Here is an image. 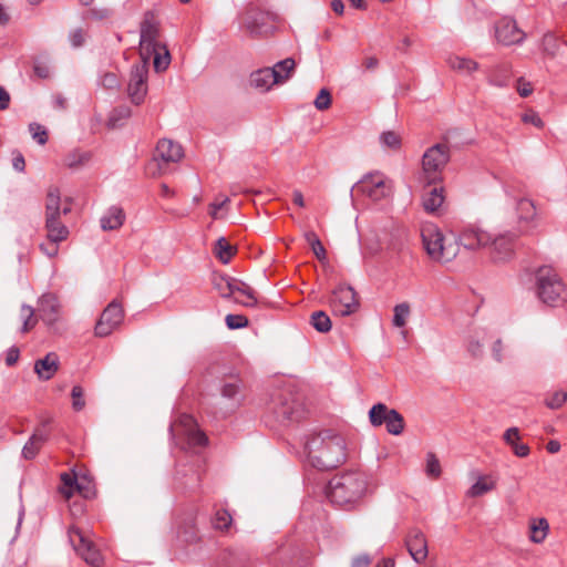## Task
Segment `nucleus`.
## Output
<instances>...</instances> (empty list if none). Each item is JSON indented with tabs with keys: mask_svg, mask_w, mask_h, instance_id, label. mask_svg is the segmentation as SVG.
<instances>
[{
	"mask_svg": "<svg viewBox=\"0 0 567 567\" xmlns=\"http://www.w3.org/2000/svg\"><path fill=\"white\" fill-rule=\"evenodd\" d=\"M368 488V476L358 468L334 475L329 481V497L337 505L351 504L363 496Z\"/></svg>",
	"mask_w": 567,
	"mask_h": 567,
	"instance_id": "obj_1",
	"label": "nucleus"
},
{
	"mask_svg": "<svg viewBox=\"0 0 567 567\" xmlns=\"http://www.w3.org/2000/svg\"><path fill=\"white\" fill-rule=\"evenodd\" d=\"M173 444L184 451L199 453L208 445V437L199 429L196 420L186 413H181L169 425Z\"/></svg>",
	"mask_w": 567,
	"mask_h": 567,
	"instance_id": "obj_2",
	"label": "nucleus"
},
{
	"mask_svg": "<svg viewBox=\"0 0 567 567\" xmlns=\"http://www.w3.org/2000/svg\"><path fill=\"white\" fill-rule=\"evenodd\" d=\"M536 296L548 307H561L567 301V288L558 274L548 266H542L535 275Z\"/></svg>",
	"mask_w": 567,
	"mask_h": 567,
	"instance_id": "obj_3",
	"label": "nucleus"
},
{
	"mask_svg": "<svg viewBox=\"0 0 567 567\" xmlns=\"http://www.w3.org/2000/svg\"><path fill=\"white\" fill-rule=\"evenodd\" d=\"M423 246L429 257L437 262H450L458 255V245L447 241L443 233L433 224L421 230Z\"/></svg>",
	"mask_w": 567,
	"mask_h": 567,
	"instance_id": "obj_4",
	"label": "nucleus"
},
{
	"mask_svg": "<svg viewBox=\"0 0 567 567\" xmlns=\"http://www.w3.org/2000/svg\"><path fill=\"white\" fill-rule=\"evenodd\" d=\"M61 193L55 186H50L45 196L44 228L47 239L64 241L69 237L68 227L61 221Z\"/></svg>",
	"mask_w": 567,
	"mask_h": 567,
	"instance_id": "obj_5",
	"label": "nucleus"
},
{
	"mask_svg": "<svg viewBox=\"0 0 567 567\" xmlns=\"http://www.w3.org/2000/svg\"><path fill=\"white\" fill-rule=\"evenodd\" d=\"M320 445L328 452L327 456L333 461H346L355 457L353 451L349 447L344 437L333 434L331 431H323L318 436L307 441L303 445L306 456L313 458L311 453ZM315 458H318L317 456Z\"/></svg>",
	"mask_w": 567,
	"mask_h": 567,
	"instance_id": "obj_6",
	"label": "nucleus"
},
{
	"mask_svg": "<svg viewBox=\"0 0 567 567\" xmlns=\"http://www.w3.org/2000/svg\"><path fill=\"white\" fill-rule=\"evenodd\" d=\"M352 192L367 196L372 202H380L393 194L392 181L379 171L365 174L353 187Z\"/></svg>",
	"mask_w": 567,
	"mask_h": 567,
	"instance_id": "obj_7",
	"label": "nucleus"
},
{
	"mask_svg": "<svg viewBox=\"0 0 567 567\" xmlns=\"http://www.w3.org/2000/svg\"><path fill=\"white\" fill-rule=\"evenodd\" d=\"M450 147L444 143H437L425 151L422 156L423 181L427 185L435 184L440 174L450 161Z\"/></svg>",
	"mask_w": 567,
	"mask_h": 567,
	"instance_id": "obj_8",
	"label": "nucleus"
},
{
	"mask_svg": "<svg viewBox=\"0 0 567 567\" xmlns=\"http://www.w3.org/2000/svg\"><path fill=\"white\" fill-rule=\"evenodd\" d=\"M161 34V23L152 11L144 13L140 24V58L141 60H151L152 51L157 45L163 44L158 41Z\"/></svg>",
	"mask_w": 567,
	"mask_h": 567,
	"instance_id": "obj_9",
	"label": "nucleus"
},
{
	"mask_svg": "<svg viewBox=\"0 0 567 567\" xmlns=\"http://www.w3.org/2000/svg\"><path fill=\"white\" fill-rule=\"evenodd\" d=\"M68 537L76 554L82 557L86 564L93 567H100L102 565L103 558L99 549L83 530L76 527H70Z\"/></svg>",
	"mask_w": 567,
	"mask_h": 567,
	"instance_id": "obj_10",
	"label": "nucleus"
},
{
	"mask_svg": "<svg viewBox=\"0 0 567 567\" xmlns=\"http://www.w3.org/2000/svg\"><path fill=\"white\" fill-rule=\"evenodd\" d=\"M148 63V60H141L131 70L127 93L131 101L136 105L144 101L147 93Z\"/></svg>",
	"mask_w": 567,
	"mask_h": 567,
	"instance_id": "obj_11",
	"label": "nucleus"
},
{
	"mask_svg": "<svg viewBox=\"0 0 567 567\" xmlns=\"http://www.w3.org/2000/svg\"><path fill=\"white\" fill-rule=\"evenodd\" d=\"M274 16L257 8L248 9L243 16V28L251 37L258 38L272 32L269 21Z\"/></svg>",
	"mask_w": 567,
	"mask_h": 567,
	"instance_id": "obj_12",
	"label": "nucleus"
},
{
	"mask_svg": "<svg viewBox=\"0 0 567 567\" xmlns=\"http://www.w3.org/2000/svg\"><path fill=\"white\" fill-rule=\"evenodd\" d=\"M331 306L334 313L346 317L355 312L359 308V300L355 291L350 286H339L332 292Z\"/></svg>",
	"mask_w": 567,
	"mask_h": 567,
	"instance_id": "obj_13",
	"label": "nucleus"
},
{
	"mask_svg": "<svg viewBox=\"0 0 567 567\" xmlns=\"http://www.w3.org/2000/svg\"><path fill=\"white\" fill-rule=\"evenodd\" d=\"M124 319V310L122 306L113 300L102 312L95 324L94 331L97 337H107L115 330Z\"/></svg>",
	"mask_w": 567,
	"mask_h": 567,
	"instance_id": "obj_14",
	"label": "nucleus"
},
{
	"mask_svg": "<svg viewBox=\"0 0 567 567\" xmlns=\"http://www.w3.org/2000/svg\"><path fill=\"white\" fill-rule=\"evenodd\" d=\"M492 240V237L486 231L475 228H464L457 237L453 238V243H457L458 247L463 246L468 250H475L485 247Z\"/></svg>",
	"mask_w": 567,
	"mask_h": 567,
	"instance_id": "obj_15",
	"label": "nucleus"
},
{
	"mask_svg": "<svg viewBox=\"0 0 567 567\" xmlns=\"http://www.w3.org/2000/svg\"><path fill=\"white\" fill-rule=\"evenodd\" d=\"M405 546L415 563L421 564L427 558V542L425 535L419 528L409 530L405 537Z\"/></svg>",
	"mask_w": 567,
	"mask_h": 567,
	"instance_id": "obj_16",
	"label": "nucleus"
},
{
	"mask_svg": "<svg viewBox=\"0 0 567 567\" xmlns=\"http://www.w3.org/2000/svg\"><path fill=\"white\" fill-rule=\"evenodd\" d=\"M495 33L497 40L505 45L520 43L525 38L516 21L509 18H503L497 22Z\"/></svg>",
	"mask_w": 567,
	"mask_h": 567,
	"instance_id": "obj_17",
	"label": "nucleus"
},
{
	"mask_svg": "<svg viewBox=\"0 0 567 567\" xmlns=\"http://www.w3.org/2000/svg\"><path fill=\"white\" fill-rule=\"evenodd\" d=\"M244 382L238 375H229L220 382V395L230 401L233 408H238L244 399Z\"/></svg>",
	"mask_w": 567,
	"mask_h": 567,
	"instance_id": "obj_18",
	"label": "nucleus"
},
{
	"mask_svg": "<svg viewBox=\"0 0 567 567\" xmlns=\"http://www.w3.org/2000/svg\"><path fill=\"white\" fill-rule=\"evenodd\" d=\"M184 157V151L181 144L168 140L162 138L158 141L155 150V161H162L165 164L177 163Z\"/></svg>",
	"mask_w": 567,
	"mask_h": 567,
	"instance_id": "obj_19",
	"label": "nucleus"
},
{
	"mask_svg": "<svg viewBox=\"0 0 567 567\" xmlns=\"http://www.w3.org/2000/svg\"><path fill=\"white\" fill-rule=\"evenodd\" d=\"M59 302L53 295H43L39 300L38 312L40 319L48 326L54 324L59 319Z\"/></svg>",
	"mask_w": 567,
	"mask_h": 567,
	"instance_id": "obj_20",
	"label": "nucleus"
},
{
	"mask_svg": "<svg viewBox=\"0 0 567 567\" xmlns=\"http://www.w3.org/2000/svg\"><path fill=\"white\" fill-rule=\"evenodd\" d=\"M471 478L475 480V482L466 492L468 497H480L493 491L496 486V477L492 474L471 472Z\"/></svg>",
	"mask_w": 567,
	"mask_h": 567,
	"instance_id": "obj_21",
	"label": "nucleus"
},
{
	"mask_svg": "<svg viewBox=\"0 0 567 567\" xmlns=\"http://www.w3.org/2000/svg\"><path fill=\"white\" fill-rule=\"evenodd\" d=\"M49 436V431L47 429V422H43L40 426H38L32 436L25 443L22 450V455L25 460L34 458L41 449L42 444L47 441Z\"/></svg>",
	"mask_w": 567,
	"mask_h": 567,
	"instance_id": "obj_22",
	"label": "nucleus"
},
{
	"mask_svg": "<svg viewBox=\"0 0 567 567\" xmlns=\"http://www.w3.org/2000/svg\"><path fill=\"white\" fill-rule=\"evenodd\" d=\"M59 370V359L53 352L34 362V372L41 380H50Z\"/></svg>",
	"mask_w": 567,
	"mask_h": 567,
	"instance_id": "obj_23",
	"label": "nucleus"
},
{
	"mask_svg": "<svg viewBox=\"0 0 567 567\" xmlns=\"http://www.w3.org/2000/svg\"><path fill=\"white\" fill-rule=\"evenodd\" d=\"M250 84L258 90L268 91L272 85L279 84L278 75L270 68H262L251 73Z\"/></svg>",
	"mask_w": 567,
	"mask_h": 567,
	"instance_id": "obj_24",
	"label": "nucleus"
},
{
	"mask_svg": "<svg viewBox=\"0 0 567 567\" xmlns=\"http://www.w3.org/2000/svg\"><path fill=\"white\" fill-rule=\"evenodd\" d=\"M512 76V66L508 63H501L488 71L487 81L496 87H506Z\"/></svg>",
	"mask_w": 567,
	"mask_h": 567,
	"instance_id": "obj_25",
	"label": "nucleus"
},
{
	"mask_svg": "<svg viewBox=\"0 0 567 567\" xmlns=\"http://www.w3.org/2000/svg\"><path fill=\"white\" fill-rule=\"evenodd\" d=\"M513 239L506 236H499L492 241L493 259L495 261H505L513 255Z\"/></svg>",
	"mask_w": 567,
	"mask_h": 567,
	"instance_id": "obj_26",
	"label": "nucleus"
},
{
	"mask_svg": "<svg viewBox=\"0 0 567 567\" xmlns=\"http://www.w3.org/2000/svg\"><path fill=\"white\" fill-rule=\"evenodd\" d=\"M503 437L517 457H526L528 455L529 447L520 442L519 431L517 427H509L506 430Z\"/></svg>",
	"mask_w": 567,
	"mask_h": 567,
	"instance_id": "obj_27",
	"label": "nucleus"
},
{
	"mask_svg": "<svg viewBox=\"0 0 567 567\" xmlns=\"http://www.w3.org/2000/svg\"><path fill=\"white\" fill-rule=\"evenodd\" d=\"M124 219L125 215L122 208L111 207L101 218V227L103 230H114L123 225Z\"/></svg>",
	"mask_w": 567,
	"mask_h": 567,
	"instance_id": "obj_28",
	"label": "nucleus"
},
{
	"mask_svg": "<svg viewBox=\"0 0 567 567\" xmlns=\"http://www.w3.org/2000/svg\"><path fill=\"white\" fill-rule=\"evenodd\" d=\"M250 558L244 550H229L224 555L219 567H249Z\"/></svg>",
	"mask_w": 567,
	"mask_h": 567,
	"instance_id": "obj_29",
	"label": "nucleus"
},
{
	"mask_svg": "<svg viewBox=\"0 0 567 567\" xmlns=\"http://www.w3.org/2000/svg\"><path fill=\"white\" fill-rule=\"evenodd\" d=\"M213 251L215 256L219 259V261L226 265L236 254L237 248L236 246L229 244V241L225 237H219L214 245Z\"/></svg>",
	"mask_w": 567,
	"mask_h": 567,
	"instance_id": "obj_30",
	"label": "nucleus"
},
{
	"mask_svg": "<svg viewBox=\"0 0 567 567\" xmlns=\"http://www.w3.org/2000/svg\"><path fill=\"white\" fill-rule=\"evenodd\" d=\"M271 71L276 72V76L278 75V83H286L295 73L296 70V61L292 58H287L277 62Z\"/></svg>",
	"mask_w": 567,
	"mask_h": 567,
	"instance_id": "obj_31",
	"label": "nucleus"
},
{
	"mask_svg": "<svg viewBox=\"0 0 567 567\" xmlns=\"http://www.w3.org/2000/svg\"><path fill=\"white\" fill-rule=\"evenodd\" d=\"M443 188L433 187L423 195V207L429 213L436 212L444 202Z\"/></svg>",
	"mask_w": 567,
	"mask_h": 567,
	"instance_id": "obj_32",
	"label": "nucleus"
},
{
	"mask_svg": "<svg viewBox=\"0 0 567 567\" xmlns=\"http://www.w3.org/2000/svg\"><path fill=\"white\" fill-rule=\"evenodd\" d=\"M383 425H385L389 434L400 435L403 433L405 427L404 417L395 409H391Z\"/></svg>",
	"mask_w": 567,
	"mask_h": 567,
	"instance_id": "obj_33",
	"label": "nucleus"
},
{
	"mask_svg": "<svg viewBox=\"0 0 567 567\" xmlns=\"http://www.w3.org/2000/svg\"><path fill=\"white\" fill-rule=\"evenodd\" d=\"M152 56H154L153 65L157 73L165 71L171 64V53L167 45L164 43L157 45L156 49L152 51Z\"/></svg>",
	"mask_w": 567,
	"mask_h": 567,
	"instance_id": "obj_34",
	"label": "nucleus"
},
{
	"mask_svg": "<svg viewBox=\"0 0 567 567\" xmlns=\"http://www.w3.org/2000/svg\"><path fill=\"white\" fill-rule=\"evenodd\" d=\"M234 293H239L248 299V301H240V303L245 307H255L257 305V299L251 287L236 278H234L231 296Z\"/></svg>",
	"mask_w": 567,
	"mask_h": 567,
	"instance_id": "obj_35",
	"label": "nucleus"
},
{
	"mask_svg": "<svg viewBox=\"0 0 567 567\" xmlns=\"http://www.w3.org/2000/svg\"><path fill=\"white\" fill-rule=\"evenodd\" d=\"M132 114L131 107L127 105H121L115 107L107 118V127L118 128L124 124V121L130 118Z\"/></svg>",
	"mask_w": 567,
	"mask_h": 567,
	"instance_id": "obj_36",
	"label": "nucleus"
},
{
	"mask_svg": "<svg viewBox=\"0 0 567 567\" xmlns=\"http://www.w3.org/2000/svg\"><path fill=\"white\" fill-rule=\"evenodd\" d=\"M447 64L456 71L464 73H472L478 69V63L472 59L462 58V56H450L447 59Z\"/></svg>",
	"mask_w": 567,
	"mask_h": 567,
	"instance_id": "obj_37",
	"label": "nucleus"
},
{
	"mask_svg": "<svg viewBox=\"0 0 567 567\" xmlns=\"http://www.w3.org/2000/svg\"><path fill=\"white\" fill-rule=\"evenodd\" d=\"M549 529L548 522L545 518L534 519L530 525V540L540 544L545 540Z\"/></svg>",
	"mask_w": 567,
	"mask_h": 567,
	"instance_id": "obj_38",
	"label": "nucleus"
},
{
	"mask_svg": "<svg viewBox=\"0 0 567 567\" xmlns=\"http://www.w3.org/2000/svg\"><path fill=\"white\" fill-rule=\"evenodd\" d=\"M234 278L225 275H215L213 277V287L218 291L221 298L231 297Z\"/></svg>",
	"mask_w": 567,
	"mask_h": 567,
	"instance_id": "obj_39",
	"label": "nucleus"
},
{
	"mask_svg": "<svg viewBox=\"0 0 567 567\" xmlns=\"http://www.w3.org/2000/svg\"><path fill=\"white\" fill-rule=\"evenodd\" d=\"M391 409L384 403H377L372 405L369 411V421L373 427H379L383 425L388 413H390Z\"/></svg>",
	"mask_w": 567,
	"mask_h": 567,
	"instance_id": "obj_40",
	"label": "nucleus"
},
{
	"mask_svg": "<svg viewBox=\"0 0 567 567\" xmlns=\"http://www.w3.org/2000/svg\"><path fill=\"white\" fill-rule=\"evenodd\" d=\"M310 324L321 333H327L331 330L332 323L329 316L322 311L318 310L311 313L310 316Z\"/></svg>",
	"mask_w": 567,
	"mask_h": 567,
	"instance_id": "obj_41",
	"label": "nucleus"
},
{
	"mask_svg": "<svg viewBox=\"0 0 567 567\" xmlns=\"http://www.w3.org/2000/svg\"><path fill=\"white\" fill-rule=\"evenodd\" d=\"M518 219L520 221H530L536 216V208L534 202L527 198H522L517 203Z\"/></svg>",
	"mask_w": 567,
	"mask_h": 567,
	"instance_id": "obj_42",
	"label": "nucleus"
},
{
	"mask_svg": "<svg viewBox=\"0 0 567 567\" xmlns=\"http://www.w3.org/2000/svg\"><path fill=\"white\" fill-rule=\"evenodd\" d=\"M305 239L307 240V243L311 247L315 256L320 261L326 260L327 251H326L322 243L320 241L319 237L317 236V234L315 231H312V230H308V231L305 233Z\"/></svg>",
	"mask_w": 567,
	"mask_h": 567,
	"instance_id": "obj_43",
	"label": "nucleus"
},
{
	"mask_svg": "<svg viewBox=\"0 0 567 567\" xmlns=\"http://www.w3.org/2000/svg\"><path fill=\"white\" fill-rule=\"evenodd\" d=\"M392 323L396 328H402L406 324V320L411 313V307L408 302L398 303L393 309Z\"/></svg>",
	"mask_w": 567,
	"mask_h": 567,
	"instance_id": "obj_44",
	"label": "nucleus"
},
{
	"mask_svg": "<svg viewBox=\"0 0 567 567\" xmlns=\"http://www.w3.org/2000/svg\"><path fill=\"white\" fill-rule=\"evenodd\" d=\"M233 517L227 509L219 508L213 517V526L215 529L226 530L230 527Z\"/></svg>",
	"mask_w": 567,
	"mask_h": 567,
	"instance_id": "obj_45",
	"label": "nucleus"
},
{
	"mask_svg": "<svg viewBox=\"0 0 567 567\" xmlns=\"http://www.w3.org/2000/svg\"><path fill=\"white\" fill-rule=\"evenodd\" d=\"M90 159V154L86 152H72L65 158V165L70 168H79L86 164Z\"/></svg>",
	"mask_w": 567,
	"mask_h": 567,
	"instance_id": "obj_46",
	"label": "nucleus"
},
{
	"mask_svg": "<svg viewBox=\"0 0 567 567\" xmlns=\"http://www.w3.org/2000/svg\"><path fill=\"white\" fill-rule=\"evenodd\" d=\"M566 400H567V392L559 390V391H555L554 393L548 395L545 400V404L547 408H549L551 410H556V409L561 408L564 405V403L566 402Z\"/></svg>",
	"mask_w": 567,
	"mask_h": 567,
	"instance_id": "obj_47",
	"label": "nucleus"
},
{
	"mask_svg": "<svg viewBox=\"0 0 567 567\" xmlns=\"http://www.w3.org/2000/svg\"><path fill=\"white\" fill-rule=\"evenodd\" d=\"M380 141L383 146L391 150H399L401 146V136L393 131L383 132Z\"/></svg>",
	"mask_w": 567,
	"mask_h": 567,
	"instance_id": "obj_48",
	"label": "nucleus"
},
{
	"mask_svg": "<svg viewBox=\"0 0 567 567\" xmlns=\"http://www.w3.org/2000/svg\"><path fill=\"white\" fill-rule=\"evenodd\" d=\"M21 313H22V317L24 318L22 332H28L30 329H32L35 326L38 319L34 318V310L30 306L23 305L21 307Z\"/></svg>",
	"mask_w": 567,
	"mask_h": 567,
	"instance_id": "obj_49",
	"label": "nucleus"
},
{
	"mask_svg": "<svg viewBox=\"0 0 567 567\" xmlns=\"http://www.w3.org/2000/svg\"><path fill=\"white\" fill-rule=\"evenodd\" d=\"M72 408L74 411H82L85 406L84 391L80 385H74L71 391Z\"/></svg>",
	"mask_w": 567,
	"mask_h": 567,
	"instance_id": "obj_50",
	"label": "nucleus"
},
{
	"mask_svg": "<svg viewBox=\"0 0 567 567\" xmlns=\"http://www.w3.org/2000/svg\"><path fill=\"white\" fill-rule=\"evenodd\" d=\"M319 111L328 110L331 105V94L328 89H321L313 102Z\"/></svg>",
	"mask_w": 567,
	"mask_h": 567,
	"instance_id": "obj_51",
	"label": "nucleus"
},
{
	"mask_svg": "<svg viewBox=\"0 0 567 567\" xmlns=\"http://www.w3.org/2000/svg\"><path fill=\"white\" fill-rule=\"evenodd\" d=\"M29 131L32 134L33 140H35L40 145H44L47 143L48 132L42 125L31 123L29 125Z\"/></svg>",
	"mask_w": 567,
	"mask_h": 567,
	"instance_id": "obj_52",
	"label": "nucleus"
},
{
	"mask_svg": "<svg viewBox=\"0 0 567 567\" xmlns=\"http://www.w3.org/2000/svg\"><path fill=\"white\" fill-rule=\"evenodd\" d=\"M225 320L229 329H239L248 326V319L241 315H227Z\"/></svg>",
	"mask_w": 567,
	"mask_h": 567,
	"instance_id": "obj_53",
	"label": "nucleus"
},
{
	"mask_svg": "<svg viewBox=\"0 0 567 567\" xmlns=\"http://www.w3.org/2000/svg\"><path fill=\"white\" fill-rule=\"evenodd\" d=\"M522 121L526 124H532L537 128L544 127V121L540 118L537 112L534 110H528L522 115Z\"/></svg>",
	"mask_w": 567,
	"mask_h": 567,
	"instance_id": "obj_54",
	"label": "nucleus"
},
{
	"mask_svg": "<svg viewBox=\"0 0 567 567\" xmlns=\"http://www.w3.org/2000/svg\"><path fill=\"white\" fill-rule=\"evenodd\" d=\"M59 243L60 241H53V240H49L47 239L45 243H41L39 248L40 250L47 255L48 257L50 258H53L58 255L59 252Z\"/></svg>",
	"mask_w": 567,
	"mask_h": 567,
	"instance_id": "obj_55",
	"label": "nucleus"
},
{
	"mask_svg": "<svg viewBox=\"0 0 567 567\" xmlns=\"http://www.w3.org/2000/svg\"><path fill=\"white\" fill-rule=\"evenodd\" d=\"M516 90L522 97H527L533 93V86L530 82L524 78H519L516 82Z\"/></svg>",
	"mask_w": 567,
	"mask_h": 567,
	"instance_id": "obj_56",
	"label": "nucleus"
},
{
	"mask_svg": "<svg viewBox=\"0 0 567 567\" xmlns=\"http://www.w3.org/2000/svg\"><path fill=\"white\" fill-rule=\"evenodd\" d=\"M424 473L430 478H437L442 473L441 463H426Z\"/></svg>",
	"mask_w": 567,
	"mask_h": 567,
	"instance_id": "obj_57",
	"label": "nucleus"
},
{
	"mask_svg": "<svg viewBox=\"0 0 567 567\" xmlns=\"http://www.w3.org/2000/svg\"><path fill=\"white\" fill-rule=\"evenodd\" d=\"M12 166L18 172H24L25 161L21 152L13 151L12 152Z\"/></svg>",
	"mask_w": 567,
	"mask_h": 567,
	"instance_id": "obj_58",
	"label": "nucleus"
},
{
	"mask_svg": "<svg viewBox=\"0 0 567 567\" xmlns=\"http://www.w3.org/2000/svg\"><path fill=\"white\" fill-rule=\"evenodd\" d=\"M371 564V557L368 554H360L352 558L351 567H368Z\"/></svg>",
	"mask_w": 567,
	"mask_h": 567,
	"instance_id": "obj_59",
	"label": "nucleus"
},
{
	"mask_svg": "<svg viewBox=\"0 0 567 567\" xmlns=\"http://www.w3.org/2000/svg\"><path fill=\"white\" fill-rule=\"evenodd\" d=\"M84 32L82 29H76L70 33V41L74 48H79L84 43Z\"/></svg>",
	"mask_w": 567,
	"mask_h": 567,
	"instance_id": "obj_60",
	"label": "nucleus"
},
{
	"mask_svg": "<svg viewBox=\"0 0 567 567\" xmlns=\"http://www.w3.org/2000/svg\"><path fill=\"white\" fill-rule=\"evenodd\" d=\"M101 83L106 89H114L118 85V80L115 74L106 73L102 76Z\"/></svg>",
	"mask_w": 567,
	"mask_h": 567,
	"instance_id": "obj_61",
	"label": "nucleus"
},
{
	"mask_svg": "<svg viewBox=\"0 0 567 567\" xmlns=\"http://www.w3.org/2000/svg\"><path fill=\"white\" fill-rule=\"evenodd\" d=\"M543 44H544L545 51L549 52L550 54L555 53L557 44H556V39L554 35L546 34L543 39Z\"/></svg>",
	"mask_w": 567,
	"mask_h": 567,
	"instance_id": "obj_62",
	"label": "nucleus"
},
{
	"mask_svg": "<svg viewBox=\"0 0 567 567\" xmlns=\"http://www.w3.org/2000/svg\"><path fill=\"white\" fill-rule=\"evenodd\" d=\"M90 14L92 18H95L97 20H103L109 18L112 14V11L107 8H101V9H91Z\"/></svg>",
	"mask_w": 567,
	"mask_h": 567,
	"instance_id": "obj_63",
	"label": "nucleus"
},
{
	"mask_svg": "<svg viewBox=\"0 0 567 567\" xmlns=\"http://www.w3.org/2000/svg\"><path fill=\"white\" fill-rule=\"evenodd\" d=\"M482 348H483V347H482V344L480 343V341H477V340H471V341L468 342L467 350H468V352H470L473 357L477 358V357H480V355L482 354V351H483V350H482Z\"/></svg>",
	"mask_w": 567,
	"mask_h": 567,
	"instance_id": "obj_64",
	"label": "nucleus"
}]
</instances>
